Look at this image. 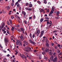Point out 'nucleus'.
<instances>
[{
    "instance_id": "33",
    "label": "nucleus",
    "mask_w": 62,
    "mask_h": 62,
    "mask_svg": "<svg viewBox=\"0 0 62 62\" xmlns=\"http://www.w3.org/2000/svg\"><path fill=\"white\" fill-rule=\"evenodd\" d=\"M11 18L12 19H14V16H13V15H12L11 16Z\"/></svg>"
},
{
    "instance_id": "39",
    "label": "nucleus",
    "mask_w": 62,
    "mask_h": 62,
    "mask_svg": "<svg viewBox=\"0 0 62 62\" xmlns=\"http://www.w3.org/2000/svg\"><path fill=\"white\" fill-rule=\"evenodd\" d=\"M18 4V2L17 1L16 3H15V5L16 6V5H17Z\"/></svg>"
},
{
    "instance_id": "7",
    "label": "nucleus",
    "mask_w": 62,
    "mask_h": 62,
    "mask_svg": "<svg viewBox=\"0 0 62 62\" xmlns=\"http://www.w3.org/2000/svg\"><path fill=\"white\" fill-rule=\"evenodd\" d=\"M54 56L53 55H51L50 56V60L51 61H53V59H54Z\"/></svg>"
},
{
    "instance_id": "14",
    "label": "nucleus",
    "mask_w": 62,
    "mask_h": 62,
    "mask_svg": "<svg viewBox=\"0 0 62 62\" xmlns=\"http://www.w3.org/2000/svg\"><path fill=\"white\" fill-rule=\"evenodd\" d=\"M22 14H23V15H26V13L24 11H23L22 12Z\"/></svg>"
},
{
    "instance_id": "37",
    "label": "nucleus",
    "mask_w": 62,
    "mask_h": 62,
    "mask_svg": "<svg viewBox=\"0 0 62 62\" xmlns=\"http://www.w3.org/2000/svg\"><path fill=\"white\" fill-rule=\"evenodd\" d=\"M20 38L21 39H23V35H21L20 37Z\"/></svg>"
},
{
    "instance_id": "38",
    "label": "nucleus",
    "mask_w": 62,
    "mask_h": 62,
    "mask_svg": "<svg viewBox=\"0 0 62 62\" xmlns=\"http://www.w3.org/2000/svg\"><path fill=\"white\" fill-rule=\"evenodd\" d=\"M44 10L42 9L40 10V11L41 12H43Z\"/></svg>"
},
{
    "instance_id": "50",
    "label": "nucleus",
    "mask_w": 62,
    "mask_h": 62,
    "mask_svg": "<svg viewBox=\"0 0 62 62\" xmlns=\"http://www.w3.org/2000/svg\"><path fill=\"white\" fill-rule=\"evenodd\" d=\"M7 23L8 25H9V22L8 21L7 22Z\"/></svg>"
},
{
    "instance_id": "53",
    "label": "nucleus",
    "mask_w": 62,
    "mask_h": 62,
    "mask_svg": "<svg viewBox=\"0 0 62 62\" xmlns=\"http://www.w3.org/2000/svg\"><path fill=\"white\" fill-rule=\"evenodd\" d=\"M25 9H26V10H28V8H26Z\"/></svg>"
},
{
    "instance_id": "19",
    "label": "nucleus",
    "mask_w": 62,
    "mask_h": 62,
    "mask_svg": "<svg viewBox=\"0 0 62 62\" xmlns=\"http://www.w3.org/2000/svg\"><path fill=\"white\" fill-rule=\"evenodd\" d=\"M52 22L50 23V22H47V25H48V24H52Z\"/></svg>"
},
{
    "instance_id": "42",
    "label": "nucleus",
    "mask_w": 62,
    "mask_h": 62,
    "mask_svg": "<svg viewBox=\"0 0 62 62\" xmlns=\"http://www.w3.org/2000/svg\"><path fill=\"white\" fill-rule=\"evenodd\" d=\"M20 45L21 46H22V42H21L20 43L19 46H20Z\"/></svg>"
},
{
    "instance_id": "62",
    "label": "nucleus",
    "mask_w": 62,
    "mask_h": 62,
    "mask_svg": "<svg viewBox=\"0 0 62 62\" xmlns=\"http://www.w3.org/2000/svg\"><path fill=\"white\" fill-rule=\"evenodd\" d=\"M58 46V47H60V44H58L57 45Z\"/></svg>"
},
{
    "instance_id": "26",
    "label": "nucleus",
    "mask_w": 62,
    "mask_h": 62,
    "mask_svg": "<svg viewBox=\"0 0 62 62\" xmlns=\"http://www.w3.org/2000/svg\"><path fill=\"white\" fill-rule=\"evenodd\" d=\"M17 42L19 43H21L22 42L21 41L18 40H17Z\"/></svg>"
},
{
    "instance_id": "16",
    "label": "nucleus",
    "mask_w": 62,
    "mask_h": 62,
    "mask_svg": "<svg viewBox=\"0 0 62 62\" xmlns=\"http://www.w3.org/2000/svg\"><path fill=\"white\" fill-rule=\"evenodd\" d=\"M44 20V19L43 18L41 19L40 20V23H42V22Z\"/></svg>"
},
{
    "instance_id": "56",
    "label": "nucleus",
    "mask_w": 62,
    "mask_h": 62,
    "mask_svg": "<svg viewBox=\"0 0 62 62\" xmlns=\"http://www.w3.org/2000/svg\"><path fill=\"white\" fill-rule=\"evenodd\" d=\"M45 18H46V19H49V17H46Z\"/></svg>"
},
{
    "instance_id": "4",
    "label": "nucleus",
    "mask_w": 62,
    "mask_h": 62,
    "mask_svg": "<svg viewBox=\"0 0 62 62\" xmlns=\"http://www.w3.org/2000/svg\"><path fill=\"white\" fill-rule=\"evenodd\" d=\"M29 41L31 43L33 44H35V43L31 39L29 40Z\"/></svg>"
},
{
    "instance_id": "9",
    "label": "nucleus",
    "mask_w": 62,
    "mask_h": 62,
    "mask_svg": "<svg viewBox=\"0 0 62 62\" xmlns=\"http://www.w3.org/2000/svg\"><path fill=\"white\" fill-rule=\"evenodd\" d=\"M23 43H24L26 45H27L28 44V43L27 42H26V41L25 40H24L23 41Z\"/></svg>"
},
{
    "instance_id": "20",
    "label": "nucleus",
    "mask_w": 62,
    "mask_h": 62,
    "mask_svg": "<svg viewBox=\"0 0 62 62\" xmlns=\"http://www.w3.org/2000/svg\"><path fill=\"white\" fill-rule=\"evenodd\" d=\"M14 28H15L13 26L12 27V29H11V30L12 31H13L14 30Z\"/></svg>"
},
{
    "instance_id": "48",
    "label": "nucleus",
    "mask_w": 62,
    "mask_h": 62,
    "mask_svg": "<svg viewBox=\"0 0 62 62\" xmlns=\"http://www.w3.org/2000/svg\"><path fill=\"white\" fill-rule=\"evenodd\" d=\"M28 10L29 11H31V10H32V9L31 8H29V9H28Z\"/></svg>"
},
{
    "instance_id": "29",
    "label": "nucleus",
    "mask_w": 62,
    "mask_h": 62,
    "mask_svg": "<svg viewBox=\"0 0 62 62\" xmlns=\"http://www.w3.org/2000/svg\"><path fill=\"white\" fill-rule=\"evenodd\" d=\"M26 15H24L23 16V18H26Z\"/></svg>"
},
{
    "instance_id": "54",
    "label": "nucleus",
    "mask_w": 62,
    "mask_h": 62,
    "mask_svg": "<svg viewBox=\"0 0 62 62\" xmlns=\"http://www.w3.org/2000/svg\"><path fill=\"white\" fill-rule=\"evenodd\" d=\"M35 18H36V16H33V18L34 19H35Z\"/></svg>"
},
{
    "instance_id": "3",
    "label": "nucleus",
    "mask_w": 62,
    "mask_h": 62,
    "mask_svg": "<svg viewBox=\"0 0 62 62\" xmlns=\"http://www.w3.org/2000/svg\"><path fill=\"white\" fill-rule=\"evenodd\" d=\"M20 29L21 30V31L22 32V33L23 34H24V29L23 28H21Z\"/></svg>"
},
{
    "instance_id": "13",
    "label": "nucleus",
    "mask_w": 62,
    "mask_h": 62,
    "mask_svg": "<svg viewBox=\"0 0 62 62\" xmlns=\"http://www.w3.org/2000/svg\"><path fill=\"white\" fill-rule=\"evenodd\" d=\"M39 59H41L42 58V55L41 54H40L39 55Z\"/></svg>"
},
{
    "instance_id": "34",
    "label": "nucleus",
    "mask_w": 62,
    "mask_h": 62,
    "mask_svg": "<svg viewBox=\"0 0 62 62\" xmlns=\"http://www.w3.org/2000/svg\"><path fill=\"white\" fill-rule=\"evenodd\" d=\"M55 19H59V18H60V17H55Z\"/></svg>"
},
{
    "instance_id": "27",
    "label": "nucleus",
    "mask_w": 62,
    "mask_h": 62,
    "mask_svg": "<svg viewBox=\"0 0 62 62\" xmlns=\"http://www.w3.org/2000/svg\"><path fill=\"white\" fill-rule=\"evenodd\" d=\"M24 51L26 52H28L29 51V50H28L27 49H24Z\"/></svg>"
},
{
    "instance_id": "11",
    "label": "nucleus",
    "mask_w": 62,
    "mask_h": 62,
    "mask_svg": "<svg viewBox=\"0 0 62 62\" xmlns=\"http://www.w3.org/2000/svg\"><path fill=\"white\" fill-rule=\"evenodd\" d=\"M4 26H5V24H4V23H3L2 25V27L1 29H2L4 27Z\"/></svg>"
},
{
    "instance_id": "47",
    "label": "nucleus",
    "mask_w": 62,
    "mask_h": 62,
    "mask_svg": "<svg viewBox=\"0 0 62 62\" xmlns=\"http://www.w3.org/2000/svg\"><path fill=\"white\" fill-rule=\"evenodd\" d=\"M47 46H45L44 47V49H45L46 50V49H47Z\"/></svg>"
},
{
    "instance_id": "44",
    "label": "nucleus",
    "mask_w": 62,
    "mask_h": 62,
    "mask_svg": "<svg viewBox=\"0 0 62 62\" xmlns=\"http://www.w3.org/2000/svg\"><path fill=\"white\" fill-rule=\"evenodd\" d=\"M46 12H49V9H48L46 11Z\"/></svg>"
},
{
    "instance_id": "32",
    "label": "nucleus",
    "mask_w": 62,
    "mask_h": 62,
    "mask_svg": "<svg viewBox=\"0 0 62 62\" xmlns=\"http://www.w3.org/2000/svg\"><path fill=\"white\" fill-rule=\"evenodd\" d=\"M53 11H52V10H51V12H50V14H52V13H53Z\"/></svg>"
},
{
    "instance_id": "18",
    "label": "nucleus",
    "mask_w": 62,
    "mask_h": 62,
    "mask_svg": "<svg viewBox=\"0 0 62 62\" xmlns=\"http://www.w3.org/2000/svg\"><path fill=\"white\" fill-rule=\"evenodd\" d=\"M6 8H7V9L8 10L10 9V8H9V6L6 7Z\"/></svg>"
},
{
    "instance_id": "10",
    "label": "nucleus",
    "mask_w": 62,
    "mask_h": 62,
    "mask_svg": "<svg viewBox=\"0 0 62 62\" xmlns=\"http://www.w3.org/2000/svg\"><path fill=\"white\" fill-rule=\"evenodd\" d=\"M37 34H39L40 33V30H37Z\"/></svg>"
},
{
    "instance_id": "41",
    "label": "nucleus",
    "mask_w": 62,
    "mask_h": 62,
    "mask_svg": "<svg viewBox=\"0 0 62 62\" xmlns=\"http://www.w3.org/2000/svg\"><path fill=\"white\" fill-rule=\"evenodd\" d=\"M16 44L17 45H19V43L17 42H16Z\"/></svg>"
},
{
    "instance_id": "51",
    "label": "nucleus",
    "mask_w": 62,
    "mask_h": 62,
    "mask_svg": "<svg viewBox=\"0 0 62 62\" xmlns=\"http://www.w3.org/2000/svg\"><path fill=\"white\" fill-rule=\"evenodd\" d=\"M32 37L33 38H34L35 37V34H34L32 36Z\"/></svg>"
},
{
    "instance_id": "23",
    "label": "nucleus",
    "mask_w": 62,
    "mask_h": 62,
    "mask_svg": "<svg viewBox=\"0 0 62 62\" xmlns=\"http://www.w3.org/2000/svg\"><path fill=\"white\" fill-rule=\"evenodd\" d=\"M46 43H48V39L47 38H46Z\"/></svg>"
},
{
    "instance_id": "49",
    "label": "nucleus",
    "mask_w": 62,
    "mask_h": 62,
    "mask_svg": "<svg viewBox=\"0 0 62 62\" xmlns=\"http://www.w3.org/2000/svg\"><path fill=\"white\" fill-rule=\"evenodd\" d=\"M51 44L53 46L54 45V43H52Z\"/></svg>"
},
{
    "instance_id": "63",
    "label": "nucleus",
    "mask_w": 62,
    "mask_h": 62,
    "mask_svg": "<svg viewBox=\"0 0 62 62\" xmlns=\"http://www.w3.org/2000/svg\"><path fill=\"white\" fill-rule=\"evenodd\" d=\"M52 10L53 11V10H54V8L53 7L52 8Z\"/></svg>"
},
{
    "instance_id": "59",
    "label": "nucleus",
    "mask_w": 62,
    "mask_h": 62,
    "mask_svg": "<svg viewBox=\"0 0 62 62\" xmlns=\"http://www.w3.org/2000/svg\"><path fill=\"white\" fill-rule=\"evenodd\" d=\"M54 48H55V49H57V47H56V46H54Z\"/></svg>"
},
{
    "instance_id": "36",
    "label": "nucleus",
    "mask_w": 62,
    "mask_h": 62,
    "mask_svg": "<svg viewBox=\"0 0 62 62\" xmlns=\"http://www.w3.org/2000/svg\"><path fill=\"white\" fill-rule=\"evenodd\" d=\"M13 5H14V3L13 2H12L11 3V6H13Z\"/></svg>"
},
{
    "instance_id": "57",
    "label": "nucleus",
    "mask_w": 62,
    "mask_h": 62,
    "mask_svg": "<svg viewBox=\"0 0 62 62\" xmlns=\"http://www.w3.org/2000/svg\"><path fill=\"white\" fill-rule=\"evenodd\" d=\"M18 54V52H16L15 53V55H17Z\"/></svg>"
},
{
    "instance_id": "35",
    "label": "nucleus",
    "mask_w": 62,
    "mask_h": 62,
    "mask_svg": "<svg viewBox=\"0 0 62 62\" xmlns=\"http://www.w3.org/2000/svg\"><path fill=\"white\" fill-rule=\"evenodd\" d=\"M49 54L50 55H52V52H49Z\"/></svg>"
},
{
    "instance_id": "12",
    "label": "nucleus",
    "mask_w": 62,
    "mask_h": 62,
    "mask_svg": "<svg viewBox=\"0 0 62 62\" xmlns=\"http://www.w3.org/2000/svg\"><path fill=\"white\" fill-rule=\"evenodd\" d=\"M29 8H32L33 7V5L32 4H29Z\"/></svg>"
},
{
    "instance_id": "43",
    "label": "nucleus",
    "mask_w": 62,
    "mask_h": 62,
    "mask_svg": "<svg viewBox=\"0 0 62 62\" xmlns=\"http://www.w3.org/2000/svg\"><path fill=\"white\" fill-rule=\"evenodd\" d=\"M57 32V31L56 30H55V31H53V33H56Z\"/></svg>"
},
{
    "instance_id": "61",
    "label": "nucleus",
    "mask_w": 62,
    "mask_h": 62,
    "mask_svg": "<svg viewBox=\"0 0 62 62\" xmlns=\"http://www.w3.org/2000/svg\"><path fill=\"white\" fill-rule=\"evenodd\" d=\"M5 33H6V31H4L3 32V34H5Z\"/></svg>"
},
{
    "instance_id": "46",
    "label": "nucleus",
    "mask_w": 62,
    "mask_h": 62,
    "mask_svg": "<svg viewBox=\"0 0 62 62\" xmlns=\"http://www.w3.org/2000/svg\"><path fill=\"white\" fill-rule=\"evenodd\" d=\"M29 5V4H28V3H26V6H28Z\"/></svg>"
},
{
    "instance_id": "25",
    "label": "nucleus",
    "mask_w": 62,
    "mask_h": 62,
    "mask_svg": "<svg viewBox=\"0 0 62 62\" xmlns=\"http://www.w3.org/2000/svg\"><path fill=\"white\" fill-rule=\"evenodd\" d=\"M18 8H19V9L20 10H21L22 9V8H21V7L20 6H19V7H18Z\"/></svg>"
},
{
    "instance_id": "22",
    "label": "nucleus",
    "mask_w": 62,
    "mask_h": 62,
    "mask_svg": "<svg viewBox=\"0 0 62 62\" xmlns=\"http://www.w3.org/2000/svg\"><path fill=\"white\" fill-rule=\"evenodd\" d=\"M24 22L25 24H27V21L26 20H25L24 21Z\"/></svg>"
},
{
    "instance_id": "8",
    "label": "nucleus",
    "mask_w": 62,
    "mask_h": 62,
    "mask_svg": "<svg viewBox=\"0 0 62 62\" xmlns=\"http://www.w3.org/2000/svg\"><path fill=\"white\" fill-rule=\"evenodd\" d=\"M47 48H48L49 47V43H46L45 44Z\"/></svg>"
},
{
    "instance_id": "30",
    "label": "nucleus",
    "mask_w": 62,
    "mask_h": 62,
    "mask_svg": "<svg viewBox=\"0 0 62 62\" xmlns=\"http://www.w3.org/2000/svg\"><path fill=\"white\" fill-rule=\"evenodd\" d=\"M9 21L10 22V23H11V24H12V21H11V20L9 19Z\"/></svg>"
},
{
    "instance_id": "21",
    "label": "nucleus",
    "mask_w": 62,
    "mask_h": 62,
    "mask_svg": "<svg viewBox=\"0 0 62 62\" xmlns=\"http://www.w3.org/2000/svg\"><path fill=\"white\" fill-rule=\"evenodd\" d=\"M30 36L31 38H32V34L31 33H30Z\"/></svg>"
},
{
    "instance_id": "64",
    "label": "nucleus",
    "mask_w": 62,
    "mask_h": 62,
    "mask_svg": "<svg viewBox=\"0 0 62 62\" xmlns=\"http://www.w3.org/2000/svg\"><path fill=\"white\" fill-rule=\"evenodd\" d=\"M32 17H29V19H32Z\"/></svg>"
},
{
    "instance_id": "58",
    "label": "nucleus",
    "mask_w": 62,
    "mask_h": 62,
    "mask_svg": "<svg viewBox=\"0 0 62 62\" xmlns=\"http://www.w3.org/2000/svg\"><path fill=\"white\" fill-rule=\"evenodd\" d=\"M33 52L34 53L35 52H37V50H33Z\"/></svg>"
},
{
    "instance_id": "52",
    "label": "nucleus",
    "mask_w": 62,
    "mask_h": 62,
    "mask_svg": "<svg viewBox=\"0 0 62 62\" xmlns=\"http://www.w3.org/2000/svg\"><path fill=\"white\" fill-rule=\"evenodd\" d=\"M49 21V20H46L44 21V22L46 21L47 22Z\"/></svg>"
},
{
    "instance_id": "28",
    "label": "nucleus",
    "mask_w": 62,
    "mask_h": 62,
    "mask_svg": "<svg viewBox=\"0 0 62 62\" xmlns=\"http://www.w3.org/2000/svg\"><path fill=\"white\" fill-rule=\"evenodd\" d=\"M44 4H46L47 3V1L46 0H44Z\"/></svg>"
},
{
    "instance_id": "45",
    "label": "nucleus",
    "mask_w": 62,
    "mask_h": 62,
    "mask_svg": "<svg viewBox=\"0 0 62 62\" xmlns=\"http://www.w3.org/2000/svg\"><path fill=\"white\" fill-rule=\"evenodd\" d=\"M42 54L43 55H45V53L44 52H43L42 53Z\"/></svg>"
},
{
    "instance_id": "2",
    "label": "nucleus",
    "mask_w": 62,
    "mask_h": 62,
    "mask_svg": "<svg viewBox=\"0 0 62 62\" xmlns=\"http://www.w3.org/2000/svg\"><path fill=\"white\" fill-rule=\"evenodd\" d=\"M44 33V31H42L40 32V35L39 36V37H41V36H43V33Z\"/></svg>"
},
{
    "instance_id": "24",
    "label": "nucleus",
    "mask_w": 62,
    "mask_h": 62,
    "mask_svg": "<svg viewBox=\"0 0 62 62\" xmlns=\"http://www.w3.org/2000/svg\"><path fill=\"white\" fill-rule=\"evenodd\" d=\"M37 2L38 3H39V5H40L41 3V2H40V1H37Z\"/></svg>"
},
{
    "instance_id": "1",
    "label": "nucleus",
    "mask_w": 62,
    "mask_h": 62,
    "mask_svg": "<svg viewBox=\"0 0 62 62\" xmlns=\"http://www.w3.org/2000/svg\"><path fill=\"white\" fill-rule=\"evenodd\" d=\"M4 41L6 46H7L8 42V38H5L4 39Z\"/></svg>"
},
{
    "instance_id": "15",
    "label": "nucleus",
    "mask_w": 62,
    "mask_h": 62,
    "mask_svg": "<svg viewBox=\"0 0 62 62\" xmlns=\"http://www.w3.org/2000/svg\"><path fill=\"white\" fill-rule=\"evenodd\" d=\"M45 52H46V53H48V52H49V50H48V48L46 49H45Z\"/></svg>"
},
{
    "instance_id": "60",
    "label": "nucleus",
    "mask_w": 62,
    "mask_h": 62,
    "mask_svg": "<svg viewBox=\"0 0 62 62\" xmlns=\"http://www.w3.org/2000/svg\"><path fill=\"white\" fill-rule=\"evenodd\" d=\"M62 54L61 52L59 54V55H61H61H62Z\"/></svg>"
},
{
    "instance_id": "6",
    "label": "nucleus",
    "mask_w": 62,
    "mask_h": 62,
    "mask_svg": "<svg viewBox=\"0 0 62 62\" xmlns=\"http://www.w3.org/2000/svg\"><path fill=\"white\" fill-rule=\"evenodd\" d=\"M53 62H57V57H55L53 61Z\"/></svg>"
},
{
    "instance_id": "5",
    "label": "nucleus",
    "mask_w": 62,
    "mask_h": 62,
    "mask_svg": "<svg viewBox=\"0 0 62 62\" xmlns=\"http://www.w3.org/2000/svg\"><path fill=\"white\" fill-rule=\"evenodd\" d=\"M25 49H27V50H31V48L30 47L28 46H27L25 47Z\"/></svg>"
},
{
    "instance_id": "55",
    "label": "nucleus",
    "mask_w": 62,
    "mask_h": 62,
    "mask_svg": "<svg viewBox=\"0 0 62 62\" xmlns=\"http://www.w3.org/2000/svg\"><path fill=\"white\" fill-rule=\"evenodd\" d=\"M17 26V27H20V25L18 24L17 25H16Z\"/></svg>"
},
{
    "instance_id": "40",
    "label": "nucleus",
    "mask_w": 62,
    "mask_h": 62,
    "mask_svg": "<svg viewBox=\"0 0 62 62\" xmlns=\"http://www.w3.org/2000/svg\"><path fill=\"white\" fill-rule=\"evenodd\" d=\"M60 12L59 11H58L57 12L56 14H59Z\"/></svg>"
},
{
    "instance_id": "17",
    "label": "nucleus",
    "mask_w": 62,
    "mask_h": 62,
    "mask_svg": "<svg viewBox=\"0 0 62 62\" xmlns=\"http://www.w3.org/2000/svg\"><path fill=\"white\" fill-rule=\"evenodd\" d=\"M21 57L22 58H25V56L23 54H22L21 56Z\"/></svg>"
},
{
    "instance_id": "31",
    "label": "nucleus",
    "mask_w": 62,
    "mask_h": 62,
    "mask_svg": "<svg viewBox=\"0 0 62 62\" xmlns=\"http://www.w3.org/2000/svg\"><path fill=\"white\" fill-rule=\"evenodd\" d=\"M17 7H18H18H20V4H19V3H18L17 4Z\"/></svg>"
}]
</instances>
